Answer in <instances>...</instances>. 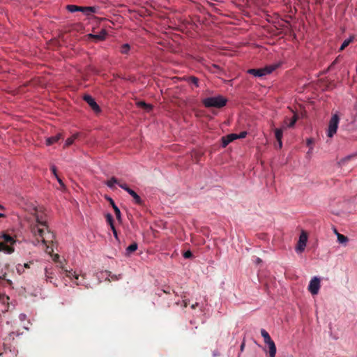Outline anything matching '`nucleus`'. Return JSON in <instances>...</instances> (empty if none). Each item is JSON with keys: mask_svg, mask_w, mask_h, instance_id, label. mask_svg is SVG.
Wrapping results in <instances>:
<instances>
[{"mask_svg": "<svg viewBox=\"0 0 357 357\" xmlns=\"http://www.w3.org/2000/svg\"><path fill=\"white\" fill-rule=\"evenodd\" d=\"M108 200H109L110 204L112 205V208H113V209L114 211V213H115L116 218L120 220V218H121V211H120L119 208L115 204L114 200L112 198H108Z\"/></svg>", "mask_w": 357, "mask_h": 357, "instance_id": "16", "label": "nucleus"}, {"mask_svg": "<svg viewBox=\"0 0 357 357\" xmlns=\"http://www.w3.org/2000/svg\"><path fill=\"white\" fill-rule=\"evenodd\" d=\"M31 264V262H29V263H25V264L22 266V267H23V268H30V264Z\"/></svg>", "mask_w": 357, "mask_h": 357, "instance_id": "38", "label": "nucleus"}, {"mask_svg": "<svg viewBox=\"0 0 357 357\" xmlns=\"http://www.w3.org/2000/svg\"><path fill=\"white\" fill-rule=\"evenodd\" d=\"M76 284H77V285H79V284H82V283L81 282H76Z\"/></svg>", "mask_w": 357, "mask_h": 357, "instance_id": "45", "label": "nucleus"}, {"mask_svg": "<svg viewBox=\"0 0 357 357\" xmlns=\"http://www.w3.org/2000/svg\"><path fill=\"white\" fill-rule=\"evenodd\" d=\"M111 229H112V231L113 232V234H114V237L116 239H118V234H117V231H116V229L114 225H112V227H111Z\"/></svg>", "mask_w": 357, "mask_h": 357, "instance_id": "34", "label": "nucleus"}, {"mask_svg": "<svg viewBox=\"0 0 357 357\" xmlns=\"http://www.w3.org/2000/svg\"><path fill=\"white\" fill-rule=\"evenodd\" d=\"M354 40V36H351L349 38L344 40L341 45L339 51L344 50Z\"/></svg>", "mask_w": 357, "mask_h": 357, "instance_id": "21", "label": "nucleus"}, {"mask_svg": "<svg viewBox=\"0 0 357 357\" xmlns=\"http://www.w3.org/2000/svg\"><path fill=\"white\" fill-rule=\"evenodd\" d=\"M278 145H279V148L281 149L282 147H280V142H278Z\"/></svg>", "mask_w": 357, "mask_h": 357, "instance_id": "49", "label": "nucleus"}, {"mask_svg": "<svg viewBox=\"0 0 357 357\" xmlns=\"http://www.w3.org/2000/svg\"><path fill=\"white\" fill-rule=\"evenodd\" d=\"M56 178L57 179L59 183L60 184L61 187L62 188H65V185H64V183L62 181V180L61 179V178L58 176L57 177H56Z\"/></svg>", "mask_w": 357, "mask_h": 357, "instance_id": "36", "label": "nucleus"}, {"mask_svg": "<svg viewBox=\"0 0 357 357\" xmlns=\"http://www.w3.org/2000/svg\"><path fill=\"white\" fill-rule=\"evenodd\" d=\"M340 118L337 114H334L331 117L329 123H328V133L327 135L328 137H332L333 135L336 133L338 124H339Z\"/></svg>", "mask_w": 357, "mask_h": 357, "instance_id": "5", "label": "nucleus"}, {"mask_svg": "<svg viewBox=\"0 0 357 357\" xmlns=\"http://www.w3.org/2000/svg\"><path fill=\"white\" fill-rule=\"evenodd\" d=\"M66 272V275L70 278H74L76 280H78L79 279V275L75 273V272H73V271H68V270H66L65 271Z\"/></svg>", "mask_w": 357, "mask_h": 357, "instance_id": "27", "label": "nucleus"}, {"mask_svg": "<svg viewBox=\"0 0 357 357\" xmlns=\"http://www.w3.org/2000/svg\"><path fill=\"white\" fill-rule=\"evenodd\" d=\"M45 276L47 278V279L51 282V283H53L54 284H55L56 286V284L53 281V276H52V273H50L47 268H45Z\"/></svg>", "mask_w": 357, "mask_h": 357, "instance_id": "28", "label": "nucleus"}, {"mask_svg": "<svg viewBox=\"0 0 357 357\" xmlns=\"http://www.w3.org/2000/svg\"><path fill=\"white\" fill-rule=\"evenodd\" d=\"M198 306H199V303H195V304H192V305H191V308H192V310H195V309L197 307H198Z\"/></svg>", "mask_w": 357, "mask_h": 357, "instance_id": "39", "label": "nucleus"}, {"mask_svg": "<svg viewBox=\"0 0 357 357\" xmlns=\"http://www.w3.org/2000/svg\"><path fill=\"white\" fill-rule=\"evenodd\" d=\"M269 348V356L270 357H275L276 354V347L273 340L266 343Z\"/></svg>", "mask_w": 357, "mask_h": 357, "instance_id": "14", "label": "nucleus"}, {"mask_svg": "<svg viewBox=\"0 0 357 357\" xmlns=\"http://www.w3.org/2000/svg\"><path fill=\"white\" fill-rule=\"evenodd\" d=\"M227 102V100L222 96L208 97L202 100L203 105L208 108H221L226 105Z\"/></svg>", "mask_w": 357, "mask_h": 357, "instance_id": "3", "label": "nucleus"}, {"mask_svg": "<svg viewBox=\"0 0 357 357\" xmlns=\"http://www.w3.org/2000/svg\"><path fill=\"white\" fill-rule=\"evenodd\" d=\"M163 292L165 294H170V291L169 290H163Z\"/></svg>", "mask_w": 357, "mask_h": 357, "instance_id": "43", "label": "nucleus"}, {"mask_svg": "<svg viewBox=\"0 0 357 357\" xmlns=\"http://www.w3.org/2000/svg\"><path fill=\"white\" fill-rule=\"evenodd\" d=\"M137 105L140 107V108H142L143 109H144L146 112H150L152 109H153V106L150 104H147L144 101H139L137 102Z\"/></svg>", "mask_w": 357, "mask_h": 357, "instance_id": "13", "label": "nucleus"}, {"mask_svg": "<svg viewBox=\"0 0 357 357\" xmlns=\"http://www.w3.org/2000/svg\"><path fill=\"white\" fill-rule=\"evenodd\" d=\"M17 271L19 273H22L24 271V268L22 267V265L18 264L17 266Z\"/></svg>", "mask_w": 357, "mask_h": 357, "instance_id": "32", "label": "nucleus"}, {"mask_svg": "<svg viewBox=\"0 0 357 357\" xmlns=\"http://www.w3.org/2000/svg\"><path fill=\"white\" fill-rule=\"evenodd\" d=\"M50 169H51V171L52 172L53 174L54 175V176L57 177L58 174H57L56 167L54 165H52Z\"/></svg>", "mask_w": 357, "mask_h": 357, "instance_id": "35", "label": "nucleus"}, {"mask_svg": "<svg viewBox=\"0 0 357 357\" xmlns=\"http://www.w3.org/2000/svg\"><path fill=\"white\" fill-rule=\"evenodd\" d=\"M275 68V66H268L259 69L252 68L248 70V73L252 75L255 77H262L271 74Z\"/></svg>", "mask_w": 357, "mask_h": 357, "instance_id": "4", "label": "nucleus"}, {"mask_svg": "<svg viewBox=\"0 0 357 357\" xmlns=\"http://www.w3.org/2000/svg\"><path fill=\"white\" fill-rule=\"evenodd\" d=\"M119 186L126 190L128 192V190H130V188L126 184V183H121L119 182Z\"/></svg>", "mask_w": 357, "mask_h": 357, "instance_id": "31", "label": "nucleus"}, {"mask_svg": "<svg viewBox=\"0 0 357 357\" xmlns=\"http://www.w3.org/2000/svg\"><path fill=\"white\" fill-rule=\"evenodd\" d=\"M261 335L264 337L266 344L272 340L268 333L265 329H261Z\"/></svg>", "mask_w": 357, "mask_h": 357, "instance_id": "22", "label": "nucleus"}, {"mask_svg": "<svg viewBox=\"0 0 357 357\" xmlns=\"http://www.w3.org/2000/svg\"><path fill=\"white\" fill-rule=\"evenodd\" d=\"M105 218H106V221L109 225L110 227H112V225H114L113 217L110 213H107L106 215Z\"/></svg>", "mask_w": 357, "mask_h": 357, "instance_id": "29", "label": "nucleus"}, {"mask_svg": "<svg viewBox=\"0 0 357 357\" xmlns=\"http://www.w3.org/2000/svg\"><path fill=\"white\" fill-rule=\"evenodd\" d=\"M320 289V280L317 277H314L310 282L308 290L312 295L318 294Z\"/></svg>", "mask_w": 357, "mask_h": 357, "instance_id": "7", "label": "nucleus"}, {"mask_svg": "<svg viewBox=\"0 0 357 357\" xmlns=\"http://www.w3.org/2000/svg\"><path fill=\"white\" fill-rule=\"evenodd\" d=\"M0 238L2 240L0 242V249L8 254L14 252L13 244L16 243V241L11 236L6 233H3Z\"/></svg>", "mask_w": 357, "mask_h": 357, "instance_id": "2", "label": "nucleus"}, {"mask_svg": "<svg viewBox=\"0 0 357 357\" xmlns=\"http://www.w3.org/2000/svg\"><path fill=\"white\" fill-rule=\"evenodd\" d=\"M244 343H243L241 345V349L243 350V348H244Z\"/></svg>", "mask_w": 357, "mask_h": 357, "instance_id": "44", "label": "nucleus"}, {"mask_svg": "<svg viewBox=\"0 0 357 357\" xmlns=\"http://www.w3.org/2000/svg\"><path fill=\"white\" fill-rule=\"evenodd\" d=\"M5 277H6V274H3L2 277L0 275V280L1 279L6 280Z\"/></svg>", "mask_w": 357, "mask_h": 357, "instance_id": "42", "label": "nucleus"}, {"mask_svg": "<svg viewBox=\"0 0 357 357\" xmlns=\"http://www.w3.org/2000/svg\"><path fill=\"white\" fill-rule=\"evenodd\" d=\"M62 138V135L61 133H58L57 135L48 137L46 139V144L47 146H50L56 142H57L60 139Z\"/></svg>", "mask_w": 357, "mask_h": 357, "instance_id": "12", "label": "nucleus"}, {"mask_svg": "<svg viewBox=\"0 0 357 357\" xmlns=\"http://www.w3.org/2000/svg\"><path fill=\"white\" fill-rule=\"evenodd\" d=\"M335 233L337 234V241L339 243L346 244L349 241L347 236L338 233L336 229H335Z\"/></svg>", "mask_w": 357, "mask_h": 357, "instance_id": "17", "label": "nucleus"}, {"mask_svg": "<svg viewBox=\"0 0 357 357\" xmlns=\"http://www.w3.org/2000/svg\"><path fill=\"white\" fill-rule=\"evenodd\" d=\"M1 299H2V301L4 303L6 301H8L9 298L8 296H3Z\"/></svg>", "mask_w": 357, "mask_h": 357, "instance_id": "40", "label": "nucleus"}, {"mask_svg": "<svg viewBox=\"0 0 357 357\" xmlns=\"http://www.w3.org/2000/svg\"><path fill=\"white\" fill-rule=\"evenodd\" d=\"M247 135V132L245 131H243L241 132H240L239 135H237V139L238 138H245Z\"/></svg>", "mask_w": 357, "mask_h": 357, "instance_id": "33", "label": "nucleus"}, {"mask_svg": "<svg viewBox=\"0 0 357 357\" xmlns=\"http://www.w3.org/2000/svg\"><path fill=\"white\" fill-rule=\"evenodd\" d=\"M67 10L69 12L74 13L77 11H80L84 13H85L87 15H91V13H96V8L91 7V6H87V7H83V6H78L75 5H68L66 6Z\"/></svg>", "mask_w": 357, "mask_h": 357, "instance_id": "6", "label": "nucleus"}, {"mask_svg": "<svg viewBox=\"0 0 357 357\" xmlns=\"http://www.w3.org/2000/svg\"><path fill=\"white\" fill-rule=\"evenodd\" d=\"M0 209H3V207L1 205H0Z\"/></svg>", "mask_w": 357, "mask_h": 357, "instance_id": "50", "label": "nucleus"}, {"mask_svg": "<svg viewBox=\"0 0 357 357\" xmlns=\"http://www.w3.org/2000/svg\"><path fill=\"white\" fill-rule=\"evenodd\" d=\"M275 137L278 142H280V147L282 146V129L277 128L275 130Z\"/></svg>", "mask_w": 357, "mask_h": 357, "instance_id": "20", "label": "nucleus"}, {"mask_svg": "<svg viewBox=\"0 0 357 357\" xmlns=\"http://www.w3.org/2000/svg\"><path fill=\"white\" fill-rule=\"evenodd\" d=\"M77 137H78V134L76 133V134H74L73 135H72L70 137L66 139V143H65V147L66 146H69L71 144H73V143L74 142L75 139H77Z\"/></svg>", "mask_w": 357, "mask_h": 357, "instance_id": "24", "label": "nucleus"}, {"mask_svg": "<svg viewBox=\"0 0 357 357\" xmlns=\"http://www.w3.org/2000/svg\"><path fill=\"white\" fill-rule=\"evenodd\" d=\"M138 248L137 243H133L126 249V255L130 256L131 253L136 251Z\"/></svg>", "mask_w": 357, "mask_h": 357, "instance_id": "19", "label": "nucleus"}, {"mask_svg": "<svg viewBox=\"0 0 357 357\" xmlns=\"http://www.w3.org/2000/svg\"><path fill=\"white\" fill-rule=\"evenodd\" d=\"M6 282H7L8 284H11V281H10V280H6Z\"/></svg>", "mask_w": 357, "mask_h": 357, "instance_id": "47", "label": "nucleus"}, {"mask_svg": "<svg viewBox=\"0 0 357 357\" xmlns=\"http://www.w3.org/2000/svg\"><path fill=\"white\" fill-rule=\"evenodd\" d=\"M335 63H337V59H335V60L333 61V64H335Z\"/></svg>", "mask_w": 357, "mask_h": 357, "instance_id": "48", "label": "nucleus"}, {"mask_svg": "<svg viewBox=\"0 0 357 357\" xmlns=\"http://www.w3.org/2000/svg\"><path fill=\"white\" fill-rule=\"evenodd\" d=\"M192 257H193V255H192V252L190 250H187L186 252H185L183 253V257L185 259H190V258H192Z\"/></svg>", "mask_w": 357, "mask_h": 357, "instance_id": "30", "label": "nucleus"}, {"mask_svg": "<svg viewBox=\"0 0 357 357\" xmlns=\"http://www.w3.org/2000/svg\"><path fill=\"white\" fill-rule=\"evenodd\" d=\"M311 143H312V139H307V145H309Z\"/></svg>", "mask_w": 357, "mask_h": 357, "instance_id": "41", "label": "nucleus"}, {"mask_svg": "<svg viewBox=\"0 0 357 357\" xmlns=\"http://www.w3.org/2000/svg\"><path fill=\"white\" fill-rule=\"evenodd\" d=\"M307 241V234L305 231H303L299 236V240L296 246V251L302 252L306 246Z\"/></svg>", "mask_w": 357, "mask_h": 357, "instance_id": "8", "label": "nucleus"}, {"mask_svg": "<svg viewBox=\"0 0 357 357\" xmlns=\"http://www.w3.org/2000/svg\"><path fill=\"white\" fill-rule=\"evenodd\" d=\"M128 193L130 196L132 197V198L134 199L135 202L136 204H142V201L140 197L134 190L130 189V190H128Z\"/></svg>", "mask_w": 357, "mask_h": 357, "instance_id": "18", "label": "nucleus"}, {"mask_svg": "<svg viewBox=\"0 0 357 357\" xmlns=\"http://www.w3.org/2000/svg\"><path fill=\"white\" fill-rule=\"evenodd\" d=\"M130 46L128 44H123L121 45L120 52L123 54H128L130 52Z\"/></svg>", "mask_w": 357, "mask_h": 357, "instance_id": "25", "label": "nucleus"}, {"mask_svg": "<svg viewBox=\"0 0 357 357\" xmlns=\"http://www.w3.org/2000/svg\"><path fill=\"white\" fill-rule=\"evenodd\" d=\"M298 120V116L296 114H294L293 117L289 120V122L287 123V120L286 119L284 122V125L283 126V128H292L294 126L296 121Z\"/></svg>", "mask_w": 357, "mask_h": 357, "instance_id": "15", "label": "nucleus"}, {"mask_svg": "<svg viewBox=\"0 0 357 357\" xmlns=\"http://www.w3.org/2000/svg\"><path fill=\"white\" fill-rule=\"evenodd\" d=\"M83 98L89 104V105L94 111V112L98 113L100 112V107L96 103L95 100L92 98V96H91L89 95H85Z\"/></svg>", "mask_w": 357, "mask_h": 357, "instance_id": "9", "label": "nucleus"}, {"mask_svg": "<svg viewBox=\"0 0 357 357\" xmlns=\"http://www.w3.org/2000/svg\"><path fill=\"white\" fill-rule=\"evenodd\" d=\"M183 307H186L189 303V301L185 299L183 301Z\"/></svg>", "mask_w": 357, "mask_h": 357, "instance_id": "37", "label": "nucleus"}, {"mask_svg": "<svg viewBox=\"0 0 357 357\" xmlns=\"http://www.w3.org/2000/svg\"><path fill=\"white\" fill-rule=\"evenodd\" d=\"M119 181L115 177H112L111 179L108 180L107 182H106V185L110 188H113L114 186V184H119Z\"/></svg>", "mask_w": 357, "mask_h": 357, "instance_id": "23", "label": "nucleus"}, {"mask_svg": "<svg viewBox=\"0 0 357 357\" xmlns=\"http://www.w3.org/2000/svg\"><path fill=\"white\" fill-rule=\"evenodd\" d=\"M34 215L36 223L31 225V232L36 237L38 242L41 241L49 248L48 243H52L54 238L53 233H52L46 225V220L43 219L42 215L38 213L36 207H33L31 212Z\"/></svg>", "mask_w": 357, "mask_h": 357, "instance_id": "1", "label": "nucleus"}, {"mask_svg": "<svg viewBox=\"0 0 357 357\" xmlns=\"http://www.w3.org/2000/svg\"><path fill=\"white\" fill-rule=\"evenodd\" d=\"M236 139H237L236 134H229L225 137H223L222 138V147H226L230 142H233Z\"/></svg>", "mask_w": 357, "mask_h": 357, "instance_id": "11", "label": "nucleus"}, {"mask_svg": "<svg viewBox=\"0 0 357 357\" xmlns=\"http://www.w3.org/2000/svg\"><path fill=\"white\" fill-rule=\"evenodd\" d=\"M5 217V215L3 213H0V218Z\"/></svg>", "mask_w": 357, "mask_h": 357, "instance_id": "46", "label": "nucleus"}, {"mask_svg": "<svg viewBox=\"0 0 357 357\" xmlns=\"http://www.w3.org/2000/svg\"><path fill=\"white\" fill-rule=\"evenodd\" d=\"M106 35V31L102 29L98 34L89 33L87 36L89 38H92L96 41H101L105 40Z\"/></svg>", "mask_w": 357, "mask_h": 357, "instance_id": "10", "label": "nucleus"}, {"mask_svg": "<svg viewBox=\"0 0 357 357\" xmlns=\"http://www.w3.org/2000/svg\"><path fill=\"white\" fill-rule=\"evenodd\" d=\"M188 82L190 84H194L196 87L199 86V79L196 77L191 76L188 78Z\"/></svg>", "mask_w": 357, "mask_h": 357, "instance_id": "26", "label": "nucleus"}]
</instances>
